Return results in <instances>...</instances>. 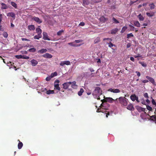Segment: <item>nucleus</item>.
I'll list each match as a JSON object with an SVG mask.
<instances>
[{
	"instance_id": "obj_1",
	"label": "nucleus",
	"mask_w": 156,
	"mask_h": 156,
	"mask_svg": "<svg viewBox=\"0 0 156 156\" xmlns=\"http://www.w3.org/2000/svg\"><path fill=\"white\" fill-rule=\"evenodd\" d=\"M102 94V91L99 87H96L92 94L94 98L98 100L100 99V96Z\"/></svg>"
},
{
	"instance_id": "obj_2",
	"label": "nucleus",
	"mask_w": 156,
	"mask_h": 156,
	"mask_svg": "<svg viewBox=\"0 0 156 156\" xmlns=\"http://www.w3.org/2000/svg\"><path fill=\"white\" fill-rule=\"evenodd\" d=\"M119 103L122 105L126 106L128 104V99L125 97H120L119 98Z\"/></svg>"
},
{
	"instance_id": "obj_3",
	"label": "nucleus",
	"mask_w": 156,
	"mask_h": 156,
	"mask_svg": "<svg viewBox=\"0 0 156 156\" xmlns=\"http://www.w3.org/2000/svg\"><path fill=\"white\" fill-rule=\"evenodd\" d=\"M117 99L118 98H117L115 100H114L112 98L108 97L106 98L103 100H101V101L102 103L108 102L110 103H112L114 101H117Z\"/></svg>"
},
{
	"instance_id": "obj_4",
	"label": "nucleus",
	"mask_w": 156,
	"mask_h": 156,
	"mask_svg": "<svg viewBox=\"0 0 156 156\" xmlns=\"http://www.w3.org/2000/svg\"><path fill=\"white\" fill-rule=\"evenodd\" d=\"M59 82L58 80H56L55 81L54 83V89L57 90L59 91L60 90V88L59 87V84H58Z\"/></svg>"
},
{
	"instance_id": "obj_5",
	"label": "nucleus",
	"mask_w": 156,
	"mask_h": 156,
	"mask_svg": "<svg viewBox=\"0 0 156 156\" xmlns=\"http://www.w3.org/2000/svg\"><path fill=\"white\" fill-rule=\"evenodd\" d=\"M108 90L115 93H119L120 92V90L118 89H114L110 88Z\"/></svg>"
},
{
	"instance_id": "obj_6",
	"label": "nucleus",
	"mask_w": 156,
	"mask_h": 156,
	"mask_svg": "<svg viewBox=\"0 0 156 156\" xmlns=\"http://www.w3.org/2000/svg\"><path fill=\"white\" fill-rule=\"evenodd\" d=\"M71 82H68L62 84L63 86V88L65 90H66L68 88L69 86L71 84Z\"/></svg>"
},
{
	"instance_id": "obj_7",
	"label": "nucleus",
	"mask_w": 156,
	"mask_h": 156,
	"mask_svg": "<svg viewBox=\"0 0 156 156\" xmlns=\"http://www.w3.org/2000/svg\"><path fill=\"white\" fill-rule=\"evenodd\" d=\"M32 19L39 24H40L42 22V20L37 17H34L32 18Z\"/></svg>"
},
{
	"instance_id": "obj_8",
	"label": "nucleus",
	"mask_w": 156,
	"mask_h": 156,
	"mask_svg": "<svg viewBox=\"0 0 156 156\" xmlns=\"http://www.w3.org/2000/svg\"><path fill=\"white\" fill-rule=\"evenodd\" d=\"M146 77L149 80V81L151 82L153 84H155V82L154 79L153 78L148 76H146Z\"/></svg>"
},
{
	"instance_id": "obj_9",
	"label": "nucleus",
	"mask_w": 156,
	"mask_h": 156,
	"mask_svg": "<svg viewBox=\"0 0 156 156\" xmlns=\"http://www.w3.org/2000/svg\"><path fill=\"white\" fill-rule=\"evenodd\" d=\"M70 64V62L69 61H62L61 62L60 65L61 66H63L65 65H69Z\"/></svg>"
},
{
	"instance_id": "obj_10",
	"label": "nucleus",
	"mask_w": 156,
	"mask_h": 156,
	"mask_svg": "<svg viewBox=\"0 0 156 156\" xmlns=\"http://www.w3.org/2000/svg\"><path fill=\"white\" fill-rule=\"evenodd\" d=\"M43 39L44 40H47L48 41L50 40V39L48 37V36L46 32H43Z\"/></svg>"
},
{
	"instance_id": "obj_11",
	"label": "nucleus",
	"mask_w": 156,
	"mask_h": 156,
	"mask_svg": "<svg viewBox=\"0 0 156 156\" xmlns=\"http://www.w3.org/2000/svg\"><path fill=\"white\" fill-rule=\"evenodd\" d=\"M42 56L43 57L46 58H51L52 57V56L51 54L48 53H46L43 55Z\"/></svg>"
},
{
	"instance_id": "obj_12",
	"label": "nucleus",
	"mask_w": 156,
	"mask_h": 156,
	"mask_svg": "<svg viewBox=\"0 0 156 156\" xmlns=\"http://www.w3.org/2000/svg\"><path fill=\"white\" fill-rule=\"evenodd\" d=\"M127 108L130 110L133 111L134 109L133 105L131 104H129L127 107Z\"/></svg>"
},
{
	"instance_id": "obj_13",
	"label": "nucleus",
	"mask_w": 156,
	"mask_h": 156,
	"mask_svg": "<svg viewBox=\"0 0 156 156\" xmlns=\"http://www.w3.org/2000/svg\"><path fill=\"white\" fill-rule=\"evenodd\" d=\"M146 14L148 16L151 17L155 15V12H147L146 13Z\"/></svg>"
},
{
	"instance_id": "obj_14",
	"label": "nucleus",
	"mask_w": 156,
	"mask_h": 156,
	"mask_svg": "<svg viewBox=\"0 0 156 156\" xmlns=\"http://www.w3.org/2000/svg\"><path fill=\"white\" fill-rule=\"evenodd\" d=\"M108 19L105 17L104 16H101L99 19L100 21L101 22L105 23L108 20Z\"/></svg>"
},
{
	"instance_id": "obj_15",
	"label": "nucleus",
	"mask_w": 156,
	"mask_h": 156,
	"mask_svg": "<svg viewBox=\"0 0 156 156\" xmlns=\"http://www.w3.org/2000/svg\"><path fill=\"white\" fill-rule=\"evenodd\" d=\"M31 65L33 66H35L38 64V62L34 59H33L31 61Z\"/></svg>"
},
{
	"instance_id": "obj_16",
	"label": "nucleus",
	"mask_w": 156,
	"mask_h": 156,
	"mask_svg": "<svg viewBox=\"0 0 156 156\" xmlns=\"http://www.w3.org/2000/svg\"><path fill=\"white\" fill-rule=\"evenodd\" d=\"M136 108L139 112H144L145 110V108L138 106L136 107Z\"/></svg>"
},
{
	"instance_id": "obj_17",
	"label": "nucleus",
	"mask_w": 156,
	"mask_h": 156,
	"mask_svg": "<svg viewBox=\"0 0 156 156\" xmlns=\"http://www.w3.org/2000/svg\"><path fill=\"white\" fill-rule=\"evenodd\" d=\"M7 16H8L11 17H12L15 19L16 16L15 14L12 12H9L7 14Z\"/></svg>"
},
{
	"instance_id": "obj_18",
	"label": "nucleus",
	"mask_w": 156,
	"mask_h": 156,
	"mask_svg": "<svg viewBox=\"0 0 156 156\" xmlns=\"http://www.w3.org/2000/svg\"><path fill=\"white\" fill-rule=\"evenodd\" d=\"M133 25L137 27H140V24L138 21L135 20L133 21Z\"/></svg>"
},
{
	"instance_id": "obj_19",
	"label": "nucleus",
	"mask_w": 156,
	"mask_h": 156,
	"mask_svg": "<svg viewBox=\"0 0 156 156\" xmlns=\"http://www.w3.org/2000/svg\"><path fill=\"white\" fill-rule=\"evenodd\" d=\"M47 51V50L46 49L42 48L39 50L37 52L41 54H43L45 53Z\"/></svg>"
},
{
	"instance_id": "obj_20",
	"label": "nucleus",
	"mask_w": 156,
	"mask_h": 156,
	"mask_svg": "<svg viewBox=\"0 0 156 156\" xmlns=\"http://www.w3.org/2000/svg\"><path fill=\"white\" fill-rule=\"evenodd\" d=\"M28 29L30 30H35V27L33 25H29L28 27Z\"/></svg>"
},
{
	"instance_id": "obj_21",
	"label": "nucleus",
	"mask_w": 156,
	"mask_h": 156,
	"mask_svg": "<svg viewBox=\"0 0 156 156\" xmlns=\"http://www.w3.org/2000/svg\"><path fill=\"white\" fill-rule=\"evenodd\" d=\"M42 34H37V35H35L34 37V38L35 39L39 40V38H40L42 37Z\"/></svg>"
},
{
	"instance_id": "obj_22",
	"label": "nucleus",
	"mask_w": 156,
	"mask_h": 156,
	"mask_svg": "<svg viewBox=\"0 0 156 156\" xmlns=\"http://www.w3.org/2000/svg\"><path fill=\"white\" fill-rule=\"evenodd\" d=\"M118 30L117 28L112 30L111 31V34H115L118 32Z\"/></svg>"
},
{
	"instance_id": "obj_23",
	"label": "nucleus",
	"mask_w": 156,
	"mask_h": 156,
	"mask_svg": "<svg viewBox=\"0 0 156 156\" xmlns=\"http://www.w3.org/2000/svg\"><path fill=\"white\" fill-rule=\"evenodd\" d=\"M137 97L135 94H133L130 96V98L133 101H134L135 100Z\"/></svg>"
},
{
	"instance_id": "obj_24",
	"label": "nucleus",
	"mask_w": 156,
	"mask_h": 156,
	"mask_svg": "<svg viewBox=\"0 0 156 156\" xmlns=\"http://www.w3.org/2000/svg\"><path fill=\"white\" fill-rule=\"evenodd\" d=\"M18 141H19V143H18V147L19 149H20L22 148L23 146V144L20 141V140H18Z\"/></svg>"
},
{
	"instance_id": "obj_25",
	"label": "nucleus",
	"mask_w": 156,
	"mask_h": 156,
	"mask_svg": "<svg viewBox=\"0 0 156 156\" xmlns=\"http://www.w3.org/2000/svg\"><path fill=\"white\" fill-rule=\"evenodd\" d=\"M2 9H6L8 8L7 6L5 3H2L1 4Z\"/></svg>"
},
{
	"instance_id": "obj_26",
	"label": "nucleus",
	"mask_w": 156,
	"mask_h": 156,
	"mask_svg": "<svg viewBox=\"0 0 156 156\" xmlns=\"http://www.w3.org/2000/svg\"><path fill=\"white\" fill-rule=\"evenodd\" d=\"M76 82L74 81L71 82V87L73 88H76L77 87V85L76 84Z\"/></svg>"
},
{
	"instance_id": "obj_27",
	"label": "nucleus",
	"mask_w": 156,
	"mask_h": 156,
	"mask_svg": "<svg viewBox=\"0 0 156 156\" xmlns=\"http://www.w3.org/2000/svg\"><path fill=\"white\" fill-rule=\"evenodd\" d=\"M137 17L139 19L140 21H143L144 20V18L141 14H139Z\"/></svg>"
},
{
	"instance_id": "obj_28",
	"label": "nucleus",
	"mask_w": 156,
	"mask_h": 156,
	"mask_svg": "<svg viewBox=\"0 0 156 156\" xmlns=\"http://www.w3.org/2000/svg\"><path fill=\"white\" fill-rule=\"evenodd\" d=\"M83 92H84L83 89V88H81L80 89V91L78 92V94L79 96H81V95H82V94Z\"/></svg>"
},
{
	"instance_id": "obj_29",
	"label": "nucleus",
	"mask_w": 156,
	"mask_h": 156,
	"mask_svg": "<svg viewBox=\"0 0 156 156\" xmlns=\"http://www.w3.org/2000/svg\"><path fill=\"white\" fill-rule=\"evenodd\" d=\"M36 31L37 33L38 34H41L42 33V30H41L39 28H37L36 29Z\"/></svg>"
},
{
	"instance_id": "obj_30",
	"label": "nucleus",
	"mask_w": 156,
	"mask_h": 156,
	"mask_svg": "<svg viewBox=\"0 0 156 156\" xmlns=\"http://www.w3.org/2000/svg\"><path fill=\"white\" fill-rule=\"evenodd\" d=\"M11 5L14 7L15 9H17V5L16 3L13 2H11Z\"/></svg>"
},
{
	"instance_id": "obj_31",
	"label": "nucleus",
	"mask_w": 156,
	"mask_h": 156,
	"mask_svg": "<svg viewBox=\"0 0 156 156\" xmlns=\"http://www.w3.org/2000/svg\"><path fill=\"white\" fill-rule=\"evenodd\" d=\"M54 93V90H49L47 91L46 94H53Z\"/></svg>"
},
{
	"instance_id": "obj_32",
	"label": "nucleus",
	"mask_w": 156,
	"mask_h": 156,
	"mask_svg": "<svg viewBox=\"0 0 156 156\" xmlns=\"http://www.w3.org/2000/svg\"><path fill=\"white\" fill-rule=\"evenodd\" d=\"M83 5H88L89 4L90 2L88 0H83Z\"/></svg>"
},
{
	"instance_id": "obj_33",
	"label": "nucleus",
	"mask_w": 156,
	"mask_h": 156,
	"mask_svg": "<svg viewBox=\"0 0 156 156\" xmlns=\"http://www.w3.org/2000/svg\"><path fill=\"white\" fill-rule=\"evenodd\" d=\"M57 75V73L56 72H55L53 73H52L51 74L50 76H51V77L52 78L53 77Z\"/></svg>"
},
{
	"instance_id": "obj_34",
	"label": "nucleus",
	"mask_w": 156,
	"mask_h": 156,
	"mask_svg": "<svg viewBox=\"0 0 156 156\" xmlns=\"http://www.w3.org/2000/svg\"><path fill=\"white\" fill-rule=\"evenodd\" d=\"M139 63L142 66L146 67L147 66V64L144 62H139Z\"/></svg>"
},
{
	"instance_id": "obj_35",
	"label": "nucleus",
	"mask_w": 156,
	"mask_h": 156,
	"mask_svg": "<svg viewBox=\"0 0 156 156\" xmlns=\"http://www.w3.org/2000/svg\"><path fill=\"white\" fill-rule=\"evenodd\" d=\"M149 5L151 9H154L155 8V5L153 3L150 4Z\"/></svg>"
},
{
	"instance_id": "obj_36",
	"label": "nucleus",
	"mask_w": 156,
	"mask_h": 156,
	"mask_svg": "<svg viewBox=\"0 0 156 156\" xmlns=\"http://www.w3.org/2000/svg\"><path fill=\"white\" fill-rule=\"evenodd\" d=\"M36 51V49L35 48H32L29 49L28 51L31 52H34Z\"/></svg>"
},
{
	"instance_id": "obj_37",
	"label": "nucleus",
	"mask_w": 156,
	"mask_h": 156,
	"mask_svg": "<svg viewBox=\"0 0 156 156\" xmlns=\"http://www.w3.org/2000/svg\"><path fill=\"white\" fill-rule=\"evenodd\" d=\"M127 29V27H126V26L123 27L122 29L121 32L122 33H123L125 32V31Z\"/></svg>"
},
{
	"instance_id": "obj_38",
	"label": "nucleus",
	"mask_w": 156,
	"mask_h": 156,
	"mask_svg": "<svg viewBox=\"0 0 156 156\" xmlns=\"http://www.w3.org/2000/svg\"><path fill=\"white\" fill-rule=\"evenodd\" d=\"M112 20H113V23H119V21L117 20L114 17L112 18Z\"/></svg>"
},
{
	"instance_id": "obj_39",
	"label": "nucleus",
	"mask_w": 156,
	"mask_h": 156,
	"mask_svg": "<svg viewBox=\"0 0 156 156\" xmlns=\"http://www.w3.org/2000/svg\"><path fill=\"white\" fill-rule=\"evenodd\" d=\"M100 41V38L99 37H97L96 39H95L94 41V43L95 44H96L98 43Z\"/></svg>"
},
{
	"instance_id": "obj_40",
	"label": "nucleus",
	"mask_w": 156,
	"mask_h": 156,
	"mask_svg": "<svg viewBox=\"0 0 156 156\" xmlns=\"http://www.w3.org/2000/svg\"><path fill=\"white\" fill-rule=\"evenodd\" d=\"M63 30H61L60 31H59L57 33V35L58 36H60L62 34V33L63 32Z\"/></svg>"
},
{
	"instance_id": "obj_41",
	"label": "nucleus",
	"mask_w": 156,
	"mask_h": 156,
	"mask_svg": "<svg viewBox=\"0 0 156 156\" xmlns=\"http://www.w3.org/2000/svg\"><path fill=\"white\" fill-rule=\"evenodd\" d=\"M129 26L130 28H131L130 29L131 30L133 31L134 30V29L136 28L134 26L130 24L129 25Z\"/></svg>"
},
{
	"instance_id": "obj_42",
	"label": "nucleus",
	"mask_w": 156,
	"mask_h": 156,
	"mask_svg": "<svg viewBox=\"0 0 156 156\" xmlns=\"http://www.w3.org/2000/svg\"><path fill=\"white\" fill-rule=\"evenodd\" d=\"M130 37H133V35L132 33L129 34L127 35V38H129Z\"/></svg>"
},
{
	"instance_id": "obj_43",
	"label": "nucleus",
	"mask_w": 156,
	"mask_h": 156,
	"mask_svg": "<svg viewBox=\"0 0 156 156\" xmlns=\"http://www.w3.org/2000/svg\"><path fill=\"white\" fill-rule=\"evenodd\" d=\"M101 0H91L92 2L98 3L101 2Z\"/></svg>"
},
{
	"instance_id": "obj_44",
	"label": "nucleus",
	"mask_w": 156,
	"mask_h": 156,
	"mask_svg": "<svg viewBox=\"0 0 156 156\" xmlns=\"http://www.w3.org/2000/svg\"><path fill=\"white\" fill-rule=\"evenodd\" d=\"M3 35L4 37L5 38H7L8 36V34L6 32H4L3 33Z\"/></svg>"
},
{
	"instance_id": "obj_45",
	"label": "nucleus",
	"mask_w": 156,
	"mask_h": 156,
	"mask_svg": "<svg viewBox=\"0 0 156 156\" xmlns=\"http://www.w3.org/2000/svg\"><path fill=\"white\" fill-rule=\"evenodd\" d=\"M108 44V46L110 48H111L113 46H115V45L114 44H113L112 42H111V41Z\"/></svg>"
},
{
	"instance_id": "obj_46",
	"label": "nucleus",
	"mask_w": 156,
	"mask_h": 156,
	"mask_svg": "<svg viewBox=\"0 0 156 156\" xmlns=\"http://www.w3.org/2000/svg\"><path fill=\"white\" fill-rule=\"evenodd\" d=\"M22 55H16V57L18 59L22 58Z\"/></svg>"
},
{
	"instance_id": "obj_47",
	"label": "nucleus",
	"mask_w": 156,
	"mask_h": 156,
	"mask_svg": "<svg viewBox=\"0 0 156 156\" xmlns=\"http://www.w3.org/2000/svg\"><path fill=\"white\" fill-rule=\"evenodd\" d=\"M151 117L152 119L155 120V123H156V116L154 115H152L151 116Z\"/></svg>"
},
{
	"instance_id": "obj_48",
	"label": "nucleus",
	"mask_w": 156,
	"mask_h": 156,
	"mask_svg": "<svg viewBox=\"0 0 156 156\" xmlns=\"http://www.w3.org/2000/svg\"><path fill=\"white\" fill-rule=\"evenodd\" d=\"M52 78L50 76H48L45 79V80L46 81H50L51 79Z\"/></svg>"
},
{
	"instance_id": "obj_49",
	"label": "nucleus",
	"mask_w": 156,
	"mask_h": 156,
	"mask_svg": "<svg viewBox=\"0 0 156 156\" xmlns=\"http://www.w3.org/2000/svg\"><path fill=\"white\" fill-rule=\"evenodd\" d=\"M22 58L24 59H28L29 58V57L26 55H22Z\"/></svg>"
},
{
	"instance_id": "obj_50",
	"label": "nucleus",
	"mask_w": 156,
	"mask_h": 156,
	"mask_svg": "<svg viewBox=\"0 0 156 156\" xmlns=\"http://www.w3.org/2000/svg\"><path fill=\"white\" fill-rule=\"evenodd\" d=\"M147 110H148L149 111H151L152 110V108L149 105H147Z\"/></svg>"
},
{
	"instance_id": "obj_51",
	"label": "nucleus",
	"mask_w": 156,
	"mask_h": 156,
	"mask_svg": "<svg viewBox=\"0 0 156 156\" xmlns=\"http://www.w3.org/2000/svg\"><path fill=\"white\" fill-rule=\"evenodd\" d=\"M152 103L153 105H154L155 106H156V102L153 99H152Z\"/></svg>"
},
{
	"instance_id": "obj_52",
	"label": "nucleus",
	"mask_w": 156,
	"mask_h": 156,
	"mask_svg": "<svg viewBox=\"0 0 156 156\" xmlns=\"http://www.w3.org/2000/svg\"><path fill=\"white\" fill-rule=\"evenodd\" d=\"M144 96L146 98H148V94L147 93H145L144 94Z\"/></svg>"
},
{
	"instance_id": "obj_53",
	"label": "nucleus",
	"mask_w": 156,
	"mask_h": 156,
	"mask_svg": "<svg viewBox=\"0 0 156 156\" xmlns=\"http://www.w3.org/2000/svg\"><path fill=\"white\" fill-rule=\"evenodd\" d=\"M141 103L143 105H145V101L144 99L141 100Z\"/></svg>"
},
{
	"instance_id": "obj_54",
	"label": "nucleus",
	"mask_w": 156,
	"mask_h": 156,
	"mask_svg": "<svg viewBox=\"0 0 156 156\" xmlns=\"http://www.w3.org/2000/svg\"><path fill=\"white\" fill-rule=\"evenodd\" d=\"M106 40H110L111 41H112V40L111 38H105L103 39L104 41H105Z\"/></svg>"
},
{
	"instance_id": "obj_55",
	"label": "nucleus",
	"mask_w": 156,
	"mask_h": 156,
	"mask_svg": "<svg viewBox=\"0 0 156 156\" xmlns=\"http://www.w3.org/2000/svg\"><path fill=\"white\" fill-rule=\"evenodd\" d=\"M21 40L23 41H30V40L29 39H27L26 38H22Z\"/></svg>"
},
{
	"instance_id": "obj_56",
	"label": "nucleus",
	"mask_w": 156,
	"mask_h": 156,
	"mask_svg": "<svg viewBox=\"0 0 156 156\" xmlns=\"http://www.w3.org/2000/svg\"><path fill=\"white\" fill-rule=\"evenodd\" d=\"M84 25H85V23H84L83 22H81L79 24V26H84Z\"/></svg>"
},
{
	"instance_id": "obj_57",
	"label": "nucleus",
	"mask_w": 156,
	"mask_h": 156,
	"mask_svg": "<svg viewBox=\"0 0 156 156\" xmlns=\"http://www.w3.org/2000/svg\"><path fill=\"white\" fill-rule=\"evenodd\" d=\"M136 73L137 74V75L138 77L140 76V72L138 71H136Z\"/></svg>"
},
{
	"instance_id": "obj_58",
	"label": "nucleus",
	"mask_w": 156,
	"mask_h": 156,
	"mask_svg": "<svg viewBox=\"0 0 156 156\" xmlns=\"http://www.w3.org/2000/svg\"><path fill=\"white\" fill-rule=\"evenodd\" d=\"M142 82L143 83H145L148 82L149 81L148 80H142Z\"/></svg>"
},
{
	"instance_id": "obj_59",
	"label": "nucleus",
	"mask_w": 156,
	"mask_h": 156,
	"mask_svg": "<svg viewBox=\"0 0 156 156\" xmlns=\"http://www.w3.org/2000/svg\"><path fill=\"white\" fill-rule=\"evenodd\" d=\"M137 2V1H134V2H133V1H131L130 2V5H132L134 3H135V2Z\"/></svg>"
},
{
	"instance_id": "obj_60",
	"label": "nucleus",
	"mask_w": 156,
	"mask_h": 156,
	"mask_svg": "<svg viewBox=\"0 0 156 156\" xmlns=\"http://www.w3.org/2000/svg\"><path fill=\"white\" fill-rule=\"evenodd\" d=\"M131 46V44L130 43H128V44H127V46H126V47L127 48H129Z\"/></svg>"
},
{
	"instance_id": "obj_61",
	"label": "nucleus",
	"mask_w": 156,
	"mask_h": 156,
	"mask_svg": "<svg viewBox=\"0 0 156 156\" xmlns=\"http://www.w3.org/2000/svg\"><path fill=\"white\" fill-rule=\"evenodd\" d=\"M81 41L80 40H76L75 41V42L76 43H79Z\"/></svg>"
},
{
	"instance_id": "obj_62",
	"label": "nucleus",
	"mask_w": 156,
	"mask_h": 156,
	"mask_svg": "<svg viewBox=\"0 0 156 156\" xmlns=\"http://www.w3.org/2000/svg\"><path fill=\"white\" fill-rule=\"evenodd\" d=\"M130 59L131 61H132L133 62H134V58L132 57H130Z\"/></svg>"
},
{
	"instance_id": "obj_63",
	"label": "nucleus",
	"mask_w": 156,
	"mask_h": 156,
	"mask_svg": "<svg viewBox=\"0 0 156 156\" xmlns=\"http://www.w3.org/2000/svg\"><path fill=\"white\" fill-rule=\"evenodd\" d=\"M101 109L100 108H98L97 110V112H102L101 110H100Z\"/></svg>"
},
{
	"instance_id": "obj_64",
	"label": "nucleus",
	"mask_w": 156,
	"mask_h": 156,
	"mask_svg": "<svg viewBox=\"0 0 156 156\" xmlns=\"http://www.w3.org/2000/svg\"><path fill=\"white\" fill-rule=\"evenodd\" d=\"M0 30L1 31H3V28L2 27V26L0 25Z\"/></svg>"
}]
</instances>
